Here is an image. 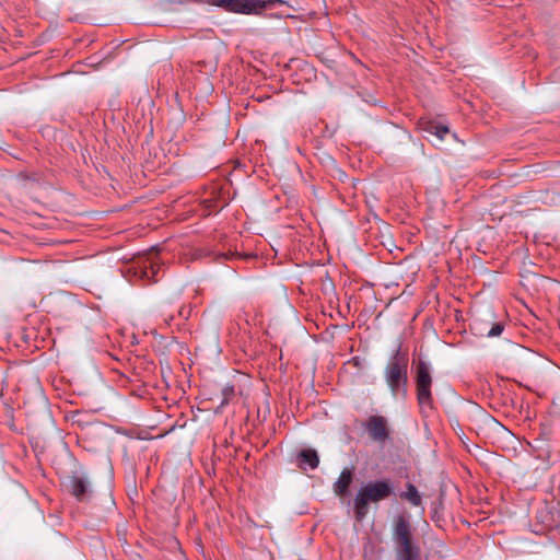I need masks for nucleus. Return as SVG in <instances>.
Returning a JSON list of instances; mask_svg holds the SVG:
<instances>
[{
  "instance_id": "f257e3e1",
  "label": "nucleus",
  "mask_w": 560,
  "mask_h": 560,
  "mask_svg": "<svg viewBox=\"0 0 560 560\" xmlns=\"http://www.w3.org/2000/svg\"><path fill=\"white\" fill-rule=\"evenodd\" d=\"M394 485L390 479L383 478L369 481L360 487L354 499L353 510L358 521H362L369 513L371 503H378L392 497Z\"/></svg>"
},
{
  "instance_id": "f03ea898",
  "label": "nucleus",
  "mask_w": 560,
  "mask_h": 560,
  "mask_svg": "<svg viewBox=\"0 0 560 560\" xmlns=\"http://www.w3.org/2000/svg\"><path fill=\"white\" fill-rule=\"evenodd\" d=\"M384 377L394 398L406 399L408 395V359L399 349L388 360Z\"/></svg>"
},
{
  "instance_id": "7ed1b4c3",
  "label": "nucleus",
  "mask_w": 560,
  "mask_h": 560,
  "mask_svg": "<svg viewBox=\"0 0 560 560\" xmlns=\"http://www.w3.org/2000/svg\"><path fill=\"white\" fill-rule=\"evenodd\" d=\"M393 540L398 560H419L420 549L412 542L411 525L404 515H397L393 524Z\"/></svg>"
},
{
  "instance_id": "20e7f679",
  "label": "nucleus",
  "mask_w": 560,
  "mask_h": 560,
  "mask_svg": "<svg viewBox=\"0 0 560 560\" xmlns=\"http://www.w3.org/2000/svg\"><path fill=\"white\" fill-rule=\"evenodd\" d=\"M201 3L223 9L230 13L260 15L264 11L284 4L283 0H200Z\"/></svg>"
},
{
  "instance_id": "39448f33",
  "label": "nucleus",
  "mask_w": 560,
  "mask_h": 560,
  "mask_svg": "<svg viewBox=\"0 0 560 560\" xmlns=\"http://www.w3.org/2000/svg\"><path fill=\"white\" fill-rule=\"evenodd\" d=\"M432 376L430 373L429 365L420 361L417 365L416 373V387H417V399L421 410L425 408L432 409Z\"/></svg>"
},
{
  "instance_id": "423d86ee",
  "label": "nucleus",
  "mask_w": 560,
  "mask_h": 560,
  "mask_svg": "<svg viewBox=\"0 0 560 560\" xmlns=\"http://www.w3.org/2000/svg\"><path fill=\"white\" fill-rule=\"evenodd\" d=\"M370 438L378 443H384L389 438L388 423L383 416H371L364 424Z\"/></svg>"
},
{
  "instance_id": "0eeeda50",
  "label": "nucleus",
  "mask_w": 560,
  "mask_h": 560,
  "mask_svg": "<svg viewBox=\"0 0 560 560\" xmlns=\"http://www.w3.org/2000/svg\"><path fill=\"white\" fill-rule=\"evenodd\" d=\"M69 488L71 493L79 501H84L90 497V482L84 476H71L69 479Z\"/></svg>"
},
{
  "instance_id": "6e6552de",
  "label": "nucleus",
  "mask_w": 560,
  "mask_h": 560,
  "mask_svg": "<svg viewBox=\"0 0 560 560\" xmlns=\"http://www.w3.org/2000/svg\"><path fill=\"white\" fill-rule=\"evenodd\" d=\"M353 481V469L345 468L339 478L334 483V492L338 497H345L348 493L349 487Z\"/></svg>"
},
{
  "instance_id": "1a4fd4ad",
  "label": "nucleus",
  "mask_w": 560,
  "mask_h": 560,
  "mask_svg": "<svg viewBox=\"0 0 560 560\" xmlns=\"http://www.w3.org/2000/svg\"><path fill=\"white\" fill-rule=\"evenodd\" d=\"M400 498L404 499V500H407L413 506H419L421 504V501H422L421 495H420L418 489L412 483H408L406 486V491H404L400 494Z\"/></svg>"
},
{
  "instance_id": "9d476101",
  "label": "nucleus",
  "mask_w": 560,
  "mask_h": 560,
  "mask_svg": "<svg viewBox=\"0 0 560 560\" xmlns=\"http://www.w3.org/2000/svg\"><path fill=\"white\" fill-rule=\"evenodd\" d=\"M299 458L301 460V464L307 465L311 469L317 468L319 464V458L314 450H304L300 453Z\"/></svg>"
},
{
  "instance_id": "9b49d317",
  "label": "nucleus",
  "mask_w": 560,
  "mask_h": 560,
  "mask_svg": "<svg viewBox=\"0 0 560 560\" xmlns=\"http://www.w3.org/2000/svg\"><path fill=\"white\" fill-rule=\"evenodd\" d=\"M476 325H478V324L476 323ZM475 328L478 330L479 334L486 335L487 337H498L502 334L504 326L502 323L495 322V323H490L489 329H487V327H479V326H476Z\"/></svg>"
},
{
  "instance_id": "f8f14e48",
  "label": "nucleus",
  "mask_w": 560,
  "mask_h": 560,
  "mask_svg": "<svg viewBox=\"0 0 560 560\" xmlns=\"http://www.w3.org/2000/svg\"><path fill=\"white\" fill-rule=\"evenodd\" d=\"M428 131L436 136L440 140H443L445 135L448 133V128L443 125L432 124L429 126Z\"/></svg>"
},
{
  "instance_id": "ddd939ff",
  "label": "nucleus",
  "mask_w": 560,
  "mask_h": 560,
  "mask_svg": "<svg viewBox=\"0 0 560 560\" xmlns=\"http://www.w3.org/2000/svg\"><path fill=\"white\" fill-rule=\"evenodd\" d=\"M234 387L233 386H225L223 389H222V400H221V404H220V408H223L225 405L229 404V401L232 399V397L234 396Z\"/></svg>"
},
{
  "instance_id": "4468645a",
  "label": "nucleus",
  "mask_w": 560,
  "mask_h": 560,
  "mask_svg": "<svg viewBox=\"0 0 560 560\" xmlns=\"http://www.w3.org/2000/svg\"><path fill=\"white\" fill-rule=\"evenodd\" d=\"M156 272H158V266L155 262L150 261L149 266H147V265L144 266V271H143L144 277H147L149 279H151V278L153 279L154 276L156 275Z\"/></svg>"
},
{
  "instance_id": "2eb2a0df",
  "label": "nucleus",
  "mask_w": 560,
  "mask_h": 560,
  "mask_svg": "<svg viewBox=\"0 0 560 560\" xmlns=\"http://www.w3.org/2000/svg\"><path fill=\"white\" fill-rule=\"evenodd\" d=\"M174 317L172 315H165L163 314V319L165 322L166 325H170L171 320L173 319Z\"/></svg>"
},
{
  "instance_id": "dca6fc26",
  "label": "nucleus",
  "mask_w": 560,
  "mask_h": 560,
  "mask_svg": "<svg viewBox=\"0 0 560 560\" xmlns=\"http://www.w3.org/2000/svg\"><path fill=\"white\" fill-rule=\"evenodd\" d=\"M178 314H179V316H186V315L184 314V308H180V310L178 311Z\"/></svg>"
}]
</instances>
